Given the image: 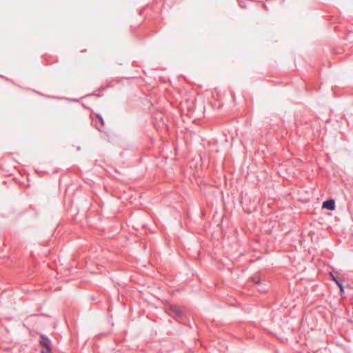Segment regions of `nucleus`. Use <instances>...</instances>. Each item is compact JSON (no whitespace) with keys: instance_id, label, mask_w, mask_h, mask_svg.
Segmentation results:
<instances>
[{"instance_id":"f03ea898","label":"nucleus","mask_w":353,"mask_h":353,"mask_svg":"<svg viewBox=\"0 0 353 353\" xmlns=\"http://www.w3.org/2000/svg\"><path fill=\"white\" fill-rule=\"evenodd\" d=\"M252 279V281L256 284V288H257V290L260 292H264L266 291L267 290V286L265 284H263L260 279H258V278H255V277H253L251 279Z\"/></svg>"},{"instance_id":"f257e3e1","label":"nucleus","mask_w":353,"mask_h":353,"mask_svg":"<svg viewBox=\"0 0 353 353\" xmlns=\"http://www.w3.org/2000/svg\"><path fill=\"white\" fill-rule=\"evenodd\" d=\"M39 343L43 347L41 353H53L52 351V342L50 339L43 334H39Z\"/></svg>"},{"instance_id":"39448f33","label":"nucleus","mask_w":353,"mask_h":353,"mask_svg":"<svg viewBox=\"0 0 353 353\" xmlns=\"http://www.w3.org/2000/svg\"><path fill=\"white\" fill-rule=\"evenodd\" d=\"M332 280L336 283L340 289L341 293L344 292V286L341 281H339L332 273H330Z\"/></svg>"},{"instance_id":"0eeeda50","label":"nucleus","mask_w":353,"mask_h":353,"mask_svg":"<svg viewBox=\"0 0 353 353\" xmlns=\"http://www.w3.org/2000/svg\"><path fill=\"white\" fill-rule=\"evenodd\" d=\"M97 128L98 129V130L101 131V129H100V128H99V127H97Z\"/></svg>"},{"instance_id":"20e7f679","label":"nucleus","mask_w":353,"mask_h":353,"mask_svg":"<svg viewBox=\"0 0 353 353\" xmlns=\"http://www.w3.org/2000/svg\"><path fill=\"white\" fill-rule=\"evenodd\" d=\"M169 310L171 312L174 314L177 317H181L183 315L182 311L180 310L179 307L176 305H172L169 307Z\"/></svg>"},{"instance_id":"7ed1b4c3","label":"nucleus","mask_w":353,"mask_h":353,"mask_svg":"<svg viewBox=\"0 0 353 353\" xmlns=\"http://www.w3.org/2000/svg\"><path fill=\"white\" fill-rule=\"evenodd\" d=\"M322 208L329 210H334L335 209V201L332 199H327L323 201Z\"/></svg>"},{"instance_id":"423d86ee","label":"nucleus","mask_w":353,"mask_h":353,"mask_svg":"<svg viewBox=\"0 0 353 353\" xmlns=\"http://www.w3.org/2000/svg\"><path fill=\"white\" fill-rule=\"evenodd\" d=\"M96 117H97V118L99 119V121H100L101 125H103L104 121H103V117H101V114H96Z\"/></svg>"}]
</instances>
